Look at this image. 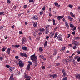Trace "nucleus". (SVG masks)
<instances>
[{
  "label": "nucleus",
  "instance_id": "774afa93",
  "mask_svg": "<svg viewBox=\"0 0 80 80\" xmlns=\"http://www.w3.org/2000/svg\"><path fill=\"white\" fill-rule=\"evenodd\" d=\"M76 30V27H74L73 29H72L73 31H74V30Z\"/></svg>",
  "mask_w": 80,
  "mask_h": 80
},
{
  "label": "nucleus",
  "instance_id": "37998d69",
  "mask_svg": "<svg viewBox=\"0 0 80 80\" xmlns=\"http://www.w3.org/2000/svg\"><path fill=\"white\" fill-rule=\"evenodd\" d=\"M54 5L55 6H56V7H57V6H58V3H55Z\"/></svg>",
  "mask_w": 80,
  "mask_h": 80
},
{
  "label": "nucleus",
  "instance_id": "de8ad7c7",
  "mask_svg": "<svg viewBox=\"0 0 80 80\" xmlns=\"http://www.w3.org/2000/svg\"><path fill=\"white\" fill-rule=\"evenodd\" d=\"M40 15H43V12L42 11L41 12H40Z\"/></svg>",
  "mask_w": 80,
  "mask_h": 80
},
{
  "label": "nucleus",
  "instance_id": "a18cd8bd",
  "mask_svg": "<svg viewBox=\"0 0 80 80\" xmlns=\"http://www.w3.org/2000/svg\"><path fill=\"white\" fill-rule=\"evenodd\" d=\"M77 59V61H78V62H79L80 61V57H79L78 59Z\"/></svg>",
  "mask_w": 80,
  "mask_h": 80
},
{
  "label": "nucleus",
  "instance_id": "423d86ee",
  "mask_svg": "<svg viewBox=\"0 0 80 80\" xmlns=\"http://www.w3.org/2000/svg\"><path fill=\"white\" fill-rule=\"evenodd\" d=\"M20 55L21 56L24 57L26 58L28 56L27 55H26V54L22 53H20Z\"/></svg>",
  "mask_w": 80,
  "mask_h": 80
},
{
  "label": "nucleus",
  "instance_id": "4be33fe9",
  "mask_svg": "<svg viewBox=\"0 0 80 80\" xmlns=\"http://www.w3.org/2000/svg\"><path fill=\"white\" fill-rule=\"evenodd\" d=\"M48 33H49V31H48V29H47L46 30V31L45 32V34H48Z\"/></svg>",
  "mask_w": 80,
  "mask_h": 80
},
{
  "label": "nucleus",
  "instance_id": "b1692460",
  "mask_svg": "<svg viewBox=\"0 0 80 80\" xmlns=\"http://www.w3.org/2000/svg\"><path fill=\"white\" fill-rule=\"evenodd\" d=\"M28 63L29 64H30V65H33L32 62L31 61H28Z\"/></svg>",
  "mask_w": 80,
  "mask_h": 80
},
{
  "label": "nucleus",
  "instance_id": "c9c22d12",
  "mask_svg": "<svg viewBox=\"0 0 80 80\" xmlns=\"http://www.w3.org/2000/svg\"><path fill=\"white\" fill-rule=\"evenodd\" d=\"M13 77V76L12 75H11V76H10V78L9 79V80H12V79Z\"/></svg>",
  "mask_w": 80,
  "mask_h": 80
},
{
  "label": "nucleus",
  "instance_id": "f704fd0d",
  "mask_svg": "<svg viewBox=\"0 0 80 80\" xmlns=\"http://www.w3.org/2000/svg\"><path fill=\"white\" fill-rule=\"evenodd\" d=\"M72 62L73 64H74V65H76V62H75V60H74Z\"/></svg>",
  "mask_w": 80,
  "mask_h": 80
},
{
  "label": "nucleus",
  "instance_id": "a878e982",
  "mask_svg": "<svg viewBox=\"0 0 80 80\" xmlns=\"http://www.w3.org/2000/svg\"><path fill=\"white\" fill-rule=\"evenodd\" d=\"M79 44V43H78V42H76V43H75V44L74 45H75V46H78Z\"/></svg>",
  "mask_w": 80,
  "mask_h": 80
},
{
  "label": "nucleus",
  "instance_id": "6ab92c4d",
  "mask_svg": "<svg viewBox=\"0 0 80 80\" xmlns=\"http://www.w3.org/2000/svg\"><path fill=\"white\" fill-rule=\"evenodd\" d=\"M50 27V26L49 25H47L46 27V28H45V29L46 30H49V27Z\"/></svg>",
  "mask_w": 80,
  "mask_h": 80
},
{
  "label": "nucleus",
  "instance_id": "13d9d810",
  "mask_svg": "<svg viewBox=\"0 0 80 80\" xmlns=\"http://www.w3.org/2000/svg\"><path fill=\"white\" fill-rule=\"evenodd\" d=\"M56 65L57 66H59L60 65V63H57L56 64Z\"/></svg>",
  "mask_w": 80,
  "mask_h": 80
},
{
  "label": "nucleus",
  "instance_id": "e2e57ef3",
  "mask_svg": "<svg viewBox=\"0 0 80 80\" xmlns=\"http://www.w3.org/2000/svg\"><path fill=\"white\" fill-rule=\"evenodd\" d=\"M78 57L79 56H76V57H75V59H77L78 58Z\"/></svg>",
  "mask_w": 80,
  "mask_h": 80
},
{
  "label": "nucleus",
  "instance_id": "412c9836",
  "mask_svg": "<svg viewBox=\"0 0 80 80\" xmlns=\"http://www.w3.org/2000/svg\"><path fill=\"white\" fill-rule=\"evenodd\" d=\"M39 50L40 52L43 51V48H42V47H40V48H39Z\"/></svg>",
  "mask_w": 80,
  "mask_h": 80
},
{
  "label": "nucleus",
  "instance_id": "09e8293b",
  "mask_svg": "<svg viewBox=\"0 0 80 80\" xmlns=\"http://www.w3.org/2000/svg\"><path fill=\"white\" fill-rule=\"evenodd\" d=\"M3 58L2 57H0V60L1 61H2V60H3Z\"/></svg>",
  "mask_w": 80,
  "mask_h": 80
},
{
  "label": "nucleus",
  "instance_id": "bb28decb",
  "mask_svg": "<svg viewBox=\"0 0 80 80\" xmlns=\"http://www.w3.org/2000/svg\"><path fill=\"white\" fill-rule=\"evenodd\" d=\"M26 41L25 40H23L22 42V44H25L26 42Z\"/></svg>",
  "mask_w": 80,
  "mask_h": 80
},
{
  "label": "nucleus",
  "instance_id": "ea45409f",
  "mask_svg": "<svg viewBox=\"0 0 80 80\" xmlns=\"http://www.w3.org/2000/svg\"><path fill=\"white\" fill-rule=\"evenodd\" d=\"M19 32V34L20 35H22V34H23V32H22V31H20Z\"/></svg>",
  "mask_w": 80,
  "mask_h": 80
},
{
  "label": "nucleus",
  "instance_id": "7c9ffc66",
  "mask_svg": "<svg viewBox=\"0 0 80 80\" xmlns=\"http://www.w3.org/2000/svg\"><path fill=\"white\" fill-rule=\"evenodd\" d=\"M80 38V37H77L75 38V40H79Z\"/></svg>",
  "mask_w": 80,
  "mask_h": 80
},
{
  "label": "nucleus",
  "instance_id": "5701e85b",
  "mask_svg": "<svg viewBox=\"0 0 80 80\" xmlns=\"http://www.w3.org/2000/svg\"><path fill=\"white\" fill-rule=\"evenodd\" d=\"M58 34V33L57 32H56L55 33L54 36V38H57V37Z\"/></svg>",
  "mask_w": 80,
  "mask_h": 80
},
{
  "label": "nucleus",
  "instance_id": "4d7b16f0",
  "mask_svg": "<svg viewBox=\"0 0 80 80\" xmlns=\"http://www.w3.org/2000/svg\"><path fill=\"white\" fill-rule=\"evenodd\" d=\"M22 40H26V38H22Z\"/></svg>",
  "mask_w": 80,
  "mask_h": 80
},
{
  "label": "nucleus",
  "instance_id": "3c124183",
  "mask_svg": "<svg viewBox=\"0 0 80 80\" xmlns=\"http://www.w3.org/2000/svg\"><path fill=\"white\" fill-rule=\"evenodd\" d=\"M42 69H45V66H42Z\"/></svg>",
  "mask_w": 80,
  "mask_h": 80
},
{
  "label": "nucleus",
  "instance_id": "dca6fc26",
  "mask_svg": "<svg viewBox=\"0 0 80 80\" xmlns=\"http://www.w3.org/2000/svg\"><path fill=\"white\" fill-rule=\"evenodd\" d=\"M28 49L26 47H23L22 50L24 51H26Z\"/></svg>",
  "mask_w": 80,
  "mask_h": 80
},
{
  "label": "nucleus",
  "instance_id": "aec40b11",
  "mask_svg": "<svg viewBox=\"0 0 80 80\" xmlns=\"http://www.w3.org/2000/svg\"><path fill=\"white\" fill-rule=\"evenodd\" d=\"M70 15H71V16H72V17L73 18H75V15H74L73 14L72 12L70 13Z\"/></svg>",
  "mask_w": 80,
  "mask_h": 80
},
{
  "label": "nucleus",
  "instance_id": "a19ab883",
  "mask_svg": "<svg viewBox=\"0 0 80 80\" xmlns=\"http://www.w3.org/2000/svg\"><path fill=\"white\" fill-rule=\"evenodd\" d=\"M7 3H8L10 4V3H11V2L10 1V0H8L7 1Z\"/></svg>",
  "mask_w": 80,
  "mask_h": 80
},
{
  "label": "nucleus",
  "instance_id": "a211bd4d",
  "mask_svg": "<svg viewBox=\"0 0 80 80\" xmlns=\"http://www.w3.org/2000/svg\"><path fill=\"white\" fill-rule=\"evenodd\" d=\"M54 35V33L53 32H51L50 34V37H52Z\"/></svg>",
  "mask_w": 80,
  "mask_h": 80
},
{
  "label": "nucleus",
  "instance_id": "58836bf2",
  "mask_svg": "<svg viewBox=\"0 0 80 80\" xmlns=\"http://www.w3.org/2000/svg\"><path fill=\"white\" fill-rule=\"evenodd\" d=\"M57 51H54V52L53 53V55L54 56L56 55L57 54Z\"/></svg>",
  "mask_w": 80,
  "mask_h": 80
},
{
  "label": "nucleus",
  "instance_id": "052dcab7",
  "mask_svg": "<svg viewBox=\"0 0 80 80\" xmlns=\"http://www.w3.org/2000/svg\"><path fill=\"white\" fill-rule=\"evenodd\" d=\"M53 75H52L51 74H49V77L53 78Z\"/></svg>",
  "mask_w": 80,
  "mask_h": 80
},
{
  "label": "nucleus",
  "instance_id": "6e6d98bb",
  "mask_svg": "<svg viewBox=\"0 0 80 80\" xmlns=\"http://www.w3.org/2000/svg\"><path fill=\"white\" fill-rule=\"evenodd\" d=\"M3 13H4V12H0V15H2Z\"/></svg>",
  "mask_w": 80,
  "mask_h": 80
},
{
  "label": "nucleus",
  "instance_id": "603ef678",
  "mask_svg": "<svg viewBox=\"0 0 80 80\" xmlns=\"http://www.w3.org/2000/svg\"><path fill=\"white\" fill-rule=\"evenodd\" d=\"M69 7L70 8H72V7H73V6H72V5L69 4Z\"/></svg>",
  "mask_w": 80,
  "mask_h": 80
},
{
  "label": "nucleus",
  "instance_id": "f3484780",
  "mask_svg": "<svg viewBox=\"0 0 80 80\" xmlns=\"http://www.w3.org/2000/svg\"><path fill=\"white\" fill-rule=\"evenodd\" d=\"M66 49V47H63L60 50V51L61 52H62L63 51H64Z\"/></svg>",
  "mask_w": 80,
  "mask_h": 80
},
{
  "label": "nucleus",
  "instance_id": "6e6552de",
  "mask_svg": "<svg viewBox=\"0 0 80 80\" xmlns=\"http://www.w3.org/2000/svg\"><path fill=\"white\" fill-rule=\"evenodd\" d=\"M64 16H58V20H60L61 19L63 18Z\"/></svg>",
  "mask_w": 80,
  "mask_h": 80
},
{
  "label": "nucleus",
  "instance_id": "5fc2aeb1",
  "mask_svg": "<svg viewBox=\"0 0 80 80\" xmlns=\"http://www.w3.org/2000/svg\"><path fill=\"white\" fill-rule=\"evenodd\" d=\"M72 34L74 35H75V31H73V32H72Z\"/></svg>",
  "mask_w": 80,
  "mask_h": 80
},
{
  "label": "nucleus",
  "instance_id": "bf43d9fd",
  "mask_svg": "<svg viewBox=\"0 0 80 80\" xmlns=\"http://www.w3.org/2000/svg\"><path fill=\"white\" fill-rule=\"evenodd\" d=\"M18 58H19V57H18V56H16L15 57V59H18Z\"/></svg>",
  "mask_w": 80,
  "mask_h": 80
},
{
  "label": "nucleus",
  "instance_id": "2f4dec72",
  "mask_svg": "<svg viewBox=\"0 0 80 80\" xmlns=\"http://www.w3.org/2000/svg\"><path fill=\"white\" fill-rule=\"evenodd\" d=\"M72 48L73 49H74V50H75L77 48V47L76 46H73Z\"/></svg>",
  "mask_w": 80,
  "mask_h": 80
},
{
  "label": "nucleus",
  "instance_id": "e433bc0d",
  "mask_svg": "<svg viewBox=\"0 0 80 80\" xmlns=\"http://www.w3.org/2000/svg\"><path fill=\"white\" fill-rule=\"evenodd\" d=\"M6 48H3L2 49V51L3 52H4L5 51V50H6Z\"/></svg>",
  "mask_w": 80,
  "mask_h": 80
},
{
  "label": "nucleus",
  "instance_id": "69168bd1",
  "mask_svg": "<svg viewBox=\"0 0 80 80\" xmlns=\"http://www.w3.org/2000/svg\"><path fill=\"white\" fill-rule=\"evenodd\" d=\"M27 5H24L23 6L24 8H26V7H27Z\"/></svg>",
  "mask_w": 80,
  "mask_h": 80
},
{
  "label": "nucleus",
  "instance_id": "8fccbe9b",
  "mask_svg": "<svg viewBox=\"0 0 80 80\" xmlns=\"http://www.w3.org/2000/svg\"><path fill=\"white\" fill-rule=\"evenodd\" d=\"M12 70V67H10L9 68V70L11 72Z\"/></svg>",
  "mask_w": 80,
  "mask_h": 80
},
{
  "label": "nucleus",
  "instance_id": "4c0bfd02",
  "mask_svg": "<svg viewBox=\"0 0 80 80\" xmlns=\"http://www.w3.org/2000/svg\"><path fill=\"white\" fill-rule=\"evenodd\" d=\"M57 77V75L56 74H53V78H56Z\"/></svg>",
  "mask_w": 80,
  "mask_h": 80
},
{
  "label": "nucleus",
  "instance_id": "9d476101",
  "mask_svg": "<svg viewBox=\"0 0 80 80\" xmlns=\"http://www.w3.org/2000/svg\"><path fill=\"white\" fill-rule=\"evenodd\" d=\"M38 30L39 31H40V32H44L46 30L45 29L43 28H42H42H40V29H39Z\"/></svg>",
  "mask_w": 80,
  "mask_h": 80
},
{
  "label": "nucleus",
  "instance_id": "79ce46f5",
  "mask_svg": "<svg viewBox=\"0 0 80 80\" xmlns=\"http://www.w3.org/2000/svg\"><path fill=\"white\" fill-rule=\"evenodd\" d=\"M65 23L66 27H67L68 26V24L67 22H66Z\"/></svg>",
  "mask_w": 80,
  "mask_h": 80
},
{
  "label": "nucleus",
  "instance_id": "c03bdc74",
  "mask_svg": "<svg viewBox=\"0 0 80 80\" xmlns=\"http://www.w3.org/2000/svg\"><path fill=\"white\" fill-rule=\"evenodd\" d=\"M6 67L7 68H9V67H10V66L9 65H6Z\"/></svg>",
  "mask_w": 80,
  "mask_h": 80
},
{
  "label": "nucleus",
  "instance_id": "f8f14e48",
  "mask_svg": "<svg viewBox=\"0 0 80 80\" xmlns=\"http://www.w3.org/2000/svg\"><path fill=\"white\" fill-rule=\"evenodd\" d=\"M30 65L29 64L27 66L26 69L28 70H30Z\"/></svg>",
  "mask_w": 80,
  "mask_h": 80
},
{
  "label": "nucleus",
  "instance_id": "680f3d73",
  "mask_svg": "<svg viewBox=\"0 0 80 80\" xmlns=\"http://www.w3.org/2000/svg\"><path fill=\"white\" fill-rule=\"evenodd\" d=\"M16 48H18L19 47V45H15Z\"/></svg>",
  "mask_w": 80,
  "mask_h": 80
},
{
  "label": "nucleus",
  "instance_id": "0e129e2a",
  "mask_svg": "<svg viewBox=\"0 0 80 80\" xmlns=\"http://www.w3.org/2000/svg\"><path fill=\"white\" fill-rule=\"evenodd\" d=\"M68 46H69L70 47H72V45L71 44H68Z\"/></svg>",
  "mask_w": 80,
  "mask_h": 80
},
{
  "label": "nucleus",
  "instance_id": "9b49d317",
  "mask_svg": "<svg viewBox=\"0 0 80 80\" xmlns=\"http://www.w3.org/2000/svg\"><path fill=\"white\" fill-rule=\"evenodd\" d=\"M75 77L79 79L80 80V74H76L75 75Z\"/></svg>",
  "mask_w": 80,
  "mask_h": 80
},
{
  "label": "nucleus",
  "instance_id": "72a5a7b5",
  "mask_svg": "<svg viewBox=\"0 0 80 80\" xmlns=\"http://www.w3.org/2000/svg\"><path fill=\"white\" fill-rule=\"evenodd\" d=\"M70 62V60L68 59L66 60V63H68V62Z\"/></svg>",
  "mask_w": 80,
  "mask_h": 80
},
{
  "label": "nucleus",
  "instance_id": "864d4df0",
  "mask_svg": "<svg viewBox=\"0 0 80 80\" xmlns=\"http://www.w3.org/2000/svg\"><path fill=\"white\" fill-rule=\"evenodd\" d=\"M33 2V0H30L29 1V2L30 3H32Z\"/></svg>",
  "mask_w": 80,
  "mask_h": 80
},
{
  "label": "nucleus",
  "instance_id": "4468645a",
  "mask_svg": "<svg viewBox=\"0 0 80 80\" xmlns=\"http://www.w3.org/2000/svg\"><path fill=\"white\" fill-rule=\"evenodd\" d=\"M68 19H69V20H70V21H71V22H72L73 21V18H71L70 16H68Z\"/></svg>",
  "mask_w": 80,
  "mask_h": 80
},
{
  "label": "nucleus",
  "instance_id": "7ed1b4c3",
  "mask_svg": "<svg viewBox=\"0 0 80 80\" xmlns=\"http://www.w3.org/2000/svg\"><path fill=\"white\" fill-rule=\"evenodd\" d=\"M18 64H19V66L21 68H22L23 67V66H24L23 63L22 62V61L21 60H20L19 61Z\"/></svg>",
  "mask_w": 80,
  "mask_h": 80
},
{
  "label": "nucleus",
  "instance_id": "39448f33",
  "mask_svg": "<svg viewBox=\"0 0 80 80\" xmlns=\"http://www.w3.org/2000/svg\"><path fill=\"white\" fill-rule=\"evenodd\" d=\"M32 19L34 20H38V17L37 15H35L32 17Z\"/></svg>",
  "mask_w": 80,
  "mask_h": 80
},
{
  "label": "nucleus",
  "instance_id": "cd10ccee",
  "mask_svg": "<svg viewBox=\"0 0 80 80\" xmlns=\"http://www.w3.org/2000/svg\"><path fill=\"white\" fill-rule=\"evenodd\" d=\"M77 42H76V41H74V40L72 41V44L73 45H74L75 43H76Z\"/></svg>",
  "mask_w": 80,
  "mask_h": 80
},
{
  "label": "nucleus",
  "instance_id": "f257e3e1",
  "mask_svg": "<svg viewBox=\"0 0 80 80\" xmlns=\"http://www.w3.org/2000/svg\"><path fill=\"white\" fill-rule=\"evenodd\" d=\"M30 58L32 60V61L34 63V66H37L38 64L37 62L38 59L37 57V56H35V55H33L32 56H31L30 57Z\"/></svg>",
  "mask_w": 80,
  "mask_h": 80
},
{
  "label": "nucleus",
  "instance_id": "49530a36",
  "mask_svg": "<svg viewBox=\"0 0 80 80\" xmlns=\"http://www.w3.org/2000/svg\"><path fill=\"white\" fill-rule=\"evenodd\" d=\"M42 10H43V11L45 10V6H44L43 8H42Z\"/></svg>",
  "mask_w": 80,
  "mask_h": 80
},
{
  "label": "nucleus",
  "instance_id": "f03ea898",
  "mask_svg": "<svg viewBox=\"0 0 80 80\" xmlns=\"http://www.w3.org/2000/svg\"><path fill=\"white\" fill-rule=\"evenodd\" d=\"M24 77L25 78H26L25 80H30L31 77L27 75L26 73H24Z\"/></svg>",
  "mask_w": 80,
  "mask_h": 80
},
{
  "label": "nucleus",
  "instance_id": "473e14b6",
  "mask_svg": "<svg viewBox=\"0 0 80 80\" xmlns=\"http://www.w3.org/2000/svg\"><path fill=\"white\" fill-rule=\"evenodd\" d=\"M70 27H71V28H73V27H74V26L73 24H71L70 25Z\"/></svg>",
  "mask_w": 80,
  "mask_h": 80
},
{
  "label": "nucleus",
  "instance_id": "393cba45",
  "mask_svg": "<svg viewBox=\"0 0 80 80\" xmlns=\"http://www.w3.org/2000/svg\"><path fill=\"white\" fill-rule=\"evenodd\" d=\"M40 58L42 59H43V58H44V56H43L40 55L39 56Z\"/></svg>",
  "mask_w": 80,
  "mask_h": 80
},
{
  "label": "nucleus",
  "instance_id": "1a4fd4ad",
  "mask_svg": "<svg viewBox=\"0 0 80 80\" xmlns=\"http://www.w3.org/2000/svg\"><path fill=\"white\" fill-rule=\"evenodd\" d=\"M10 51H11V49L9 48H8L7 51H6V53L9 55H10Z\"/></svg>",
  "mask_w": 80,
  "mask_h": 80
},
{
  "label": "nucleus",
  "instance_id": "0eeeda50",
  "mask_svg": "<svg viewBox=\"0 0 80 80\" xmlns=\"http://www.w3.org/2000/svg\"><path fill=\"white\" fill-rule=\"evenodd\" d=\"M58 39L59 40H62V35H59L58 36Z\"/></svg>",
  "mask_w": 80,
  "mask_h": 80
},
{
  "label": "nucleus",
  "instance_id": "c85d7f7f",
  "mask_svg": "<svg viewBox=\"0 0 80 80\" xmlns=\"http://www.w3.org/2000/svg\"><path fill=\"white\" fill-rule=\"evenodd\" d=\"M52 20L53 21V25H55V20L53 19Z\"/></svg>",
  "mask_w": 80,
  "mask_h": 80
},
{
  "label": "nucleus",
  "instance_id": "20e7f679",
  "mask_svg": "<svg viewBox=\"0 0 80 80\" xmlns=\"http://www.w3.org/2000/svg\"><path fill=\"white\" fill-rule=\"evenodd\" d=\"M62 72L63 73L62 77L64 78L66 75V72L65 70L64 69H63Z\"/></svg>",
  "mask_w": 80,
  "mask_h": 80
},
{
  "label": "nucleus",
  "instance_id": "ddd939ff",
  "mask_svg": "<svg viewBox=\"0 0 80 80\" xmlns=\"http://www.w3.org/2000/svg\"><path fill=\"white\" fill-rule=\"evenodd\" d=\"M37 25H38V23H37V22H34L33 26L34 27H37Z\"/></svg>",
  "mask_w": 80,
  "mask_h": 80
},
{
  "label": "nucleus",
  "instance_id": "c756f323",
  "mask_svg": "<svg viewBox=\"0 0 80 80\" xmlns=\"http://www.w3.org/2000/svg\"><path fill=\"white\" fill-rule=\"evenodd\" d=\"M68 78L67 77H66L64 78H63L62 79V80H67L68 79Z\"/></svg>",
  "mask_w": 80,
  "mask_h": 80
},
{
  "label": "nucleus",
  "instance_id": "2eb2a0df",
  "mask_svg": "<svg viewBox=\"0 0 80 80\" xmlns=\"http://www.w3.org/2000/svg\"><path fill=\"white\" fill-rule=\"evenodd\" d=\"M48 43V42L47 41H46L45 42L44 44H43L44 47H45L46 46H47V44Z\"/></svg>",
  "mask_w": 80,
  "mask_h": 80
},
{
  "label": "nucleus",
  "instance_id": "338daca9",
  "mask_svg": "<svg viewBox=\"0 0 80 80\" xmlns=\"http://www.w3.org/2000/svg\"><path fill=\"white\" fill-rule=\"evenodd\" d=\"M62 21L63 22H65L66 21V20H65V19L64 18H63L62 19Z\"/></svg>",
  "mask_w": 80,
  "mask_h": 80
}]
</instances>
